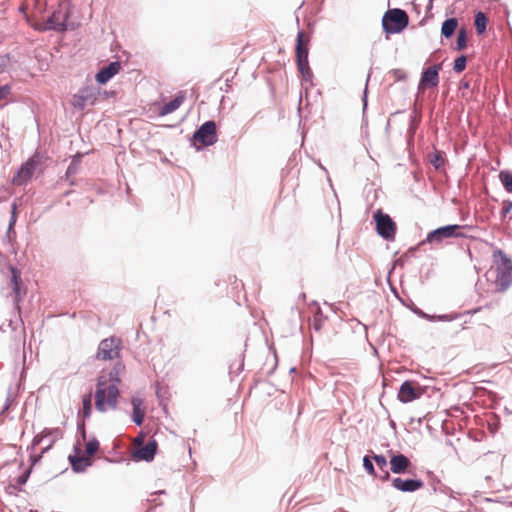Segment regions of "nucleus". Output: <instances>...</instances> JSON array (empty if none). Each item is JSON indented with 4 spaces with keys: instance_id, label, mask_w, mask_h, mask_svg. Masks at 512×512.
I'll return each mask as SVG.
<instances>
[{
    "instance_id": "4c0bfd02",
    "label": "nucleus",
    "mask_w": 512,
    "mask_h": 512,
    "mask_svg": "<svg viewBox=\"0 0 512 512\" xmlns=\"http://www.w3.org/2000/svg\"><path fill=\"white\" fill-rule=\"evenodd\" d=\"M100 448V442L99 440L96 438V436H91L89 441L87 442L86 444V449H85V452H86V455L87 456H92L94 455V453Z\"/></svg>"
},
{
    "instance_id": "dca6fc26",
    "label": "nucleus",
    "mask_w": 512,
    "mask_h": 512,
    "mask_svg": "<svg viewBox=\"0 0 512 512\" xmlns=\"http://www.w3.org/2000/svg\"><path fill=\"white\" fill-rule=\"evenodd\" d=\"M390 460V471L394 474L401 475L409 473L411 462L408 457L400 452L388 451Z\"/></svg>"
},
{
    "instance_id": "69168bd1",
    "label": "nucleus",
    "mask_w": 512,
    "mask_h": 512,
    "mask_svg": "<svg viewBox=\"0 0 512 512\" xmlns=\"http://www.w3.org/2000/svg\"><path fill=\"white\" fill-rule=\"evenodd\" d=\"M480 309H481L480 307H479V308H476V309H474V310L472 311V313L474 314V313H476V312L480 311Z\"/></svg>"
},
{
    "instance_id": "c756f323",
    "label": "nucleus",
    "mask_w": 512,
    "mask_h": 512,
    "mask_svg": "<svg viewBox=\"0 0 512 512\" xmlns=\"http://www.w3.org/2000/svg\"><path fill=\"white\" fill-rule=\"evenodd\" d=\"M499 180L502 183L504 189L508 193H512V171L511 170H501L499 172Z\"/></svg>"
},
{
    "instance_id": "bf43d9fd",
    "label": "nucleus",
    "mask_w": 512,
    "mask_h": 512,
    "mask_svg": "<svg viewBox=\"0 0 512 512\" xmlns=\"http://www.w3.org/2000/svg\"><path fill=\"white\" fill-rule=\"evenodd\" d=\"M73 193V190H67L65 193H64V196H69Z\"/></svg>"
},
{
    "instance_id": "8fccbe9b",
    "label": "nucleus",
    "mask_w": 512,
    "mask_h": 512,
    "mask_svg": "<svg viewBox=\"0 0 512 512\" xmlns=\"http://www.w3.org/2000/svg\"><path fill=\"white\" fill-rule=\"evenodd\" d=\"M6 327H9L11 328L12 331H15L16 330V325L14 324V321L12 319H9L7 324L3 323L0 325V331L1 332H6Z\"/></svg>"
},
{
    "instance_id": "4be33fe9",
    "label": "nucleus",
    "mask_w": 512,
    "mask_h": 512,
    "mask_svg": "<svg viewBox=\"0 0 512 512\" xmlns=\"http://www.w3.org/2000/svg\"><path fill=\"white\" fill-rule=\"evenodd\" d=\"M372 454V459L374 460L375 465L380 470V474L377 476L381 481H388L391 479L390 472L387 469L388 461L385 455L376 454L373 451H370Z\"/></svg>"
},
{
    "instance_id": "6e6552de",
    "label": "nucleus",
    "mask_w": 512,
    "mask_h": 512,
    "mask_svg": "<svg viewBox=\"0 0 512 512\" xmlns=\"http://www.w3.org/2000/svg\"><path fill=\"white\" fill-rule=\"evenodd\" d=\"M8 270L10 272V281L9 285L12 289V300H13V312L17 313L19 316L21 314V306L20 303L24 299L26 295V287L23 283L21 277V271L14 265H8ZM21 324L23 325V321L19 317Z\"/></svg>"
},
{
    "instance_id": "a878e982",
    "label": "nucleus",
    "mask_w": 512,
    "mask_h": 512,
    "mask_svg": "<svg viewBox=\"0 0 512 512\" xmlns=\"http://www.w3.org/2000/svg\"><path fill=\"white\" fill-rule=\"evenodd\" d=\"M489 22L488 16L481 10H477L474 14V27L478 36H483L487 32Z\"/></svg>"
},
{
    "instance_id": "393cba45",
    "label": "nucleus",
    "mask_w": 512,
    "mask_h": 512,
    "mask_svg": "<svg viewBox=\"0 0 512 512\" xmlns=\"http://www.w3.org/2000/svg\"><path fill=\"white\" fill-rule=\"evenodd\" d=\"M92 389L82 396V407L78 411V419H88L92 414Z\"/></svg>"
},
{
    "instance_id": "5701e85b",
    "label": "nucleus",
    "mask_w": 512,
    "mask_h": 512,
    "mask_svg": "<svg viewBox=\"0 0 512 512\" xmlns=\"http://www.w3.org/2000/svg\"><path fill=\"white\" fill-rule=\"evenodd\" d=\"M90 151L86 152H76L74 155H72L70 164L68 165L66 172H65V178L70 179L72 176L76 175L79 172L80 164L84 158V156L88 155Z\"/></svg>"
},
{
    "instance_id": "09e8293b",
    "label": "nucleus",
    "mask_w": 512,
    "mask_h": 512,
    "mask_svg": "<svg viewBox=\"0 0 512 512\" xmlns=\"http://www.w3.org/2000/svg\"><path fill=\"white\" fill-rule=\"evenodd\" d=\"M440 162H441V156L438 152L434 153L432 155V157L430 158V163L436 168L438 169L440 167Z\"/></svg>"
},
{
    "instance_id": "72a5a7b5",
    "label": "nucleus",
    "mask_w": 512,
    "mask_h": 512,
    "mask_svg": "<svg viewBox=\"0 0 512 512\" xmlns=\"http://www.w3.org/2000/svg\"><path fill=\"white\" fill-rule=\"evenodd\" d=\"M31 475V468H26L18 477L15 478L16 485L13 488L17 491H23V486L27 483Z\"/></svg>"
},
{
    "instance_id": "e433bc0d",
    "label": "nucleus",
    "mask_w": 512,
    "mask_h": 512,
    "mask_svg": "<svg viewBox=\"0 0 512 512\" xmlns=\"http://www.w3.org/2000/svg\"><path fill=\"white\" fill-rule=\"evenodd\" d=\"M502 210L500 212V220L504 222L509 215V219L512 220V201L509 199H505L502 202Z\"/></svg>"
},
{
    "instance_id": "2f4dec72",
    "label": "nucleus",
    "mask_w": 512,
    "mask_h": 512,
    "mask_svg": "<svg viewBox=\"0 0 512 512\" xmlns=\"http://www.w3.org/2000/svg\"><path fill=\"white\" fill-rule=\"evenodd\" d=\"M468 58L465 54L458 55L452 65V69L455 73L460 74L462 73L467 66Z\"/></svg>"
},
{
    "instance_id": "49530a36",
    "label": "nucleus",
    "mask_w": 512,
    "mask_h": 512,
    "mask_svg": "<svg viewBox=\"0 0 512 512\" xmlns=\"http://www.w3.org/2000/svg\"><path fill=\"white\" fill-rule=\"evenodd\" d=\"M11 59V54L6 53L4 55H0V71H4Z\"/></svg>"
},
{
    "instance_id": "680f3d73",
    "label": "nucleus",
    "mask_w": 512,
    "mask_h": 512,
    "mask_svg": "<svg viewBox=\"0 0 512 512\" xmlns=\"http://www.w3.org/2000/svg\"><path fill=\"white\" fill-rule=\"evenodd\" d=\"M76 184V181L74 179L69 180V185L74 186Z\"/></svg>"
},
{
    "instance_id": "3c124183",
    "label": "nucleus",
    "mask_w": 512,
    "mask_h": 512,
    "mask_svg": "<svg viewBox=\"0 0 512 512\" xmlns=\"http://www.w3.org/2000/svg\"><path fill=\"white\" fill-rule=\"evenodd\" d=\"M438 492L449 495L450 497H453V495H452L453 490L444 484L440 483Z\"/></svg>"
},
{
    "instance_id": "20e7f679",
    "label": "nucleus",
    "mask_w": 512,
    "mask_h": 512,
    "mask_svg": "<svg viewBox=\"0 0 512 512\" xmlns=\"http://www.w3.org/2000/svg\"><path fill=\"white\" fill-rule=\"evenodd\" d=\"M71 15L70 3L60 2L58 9L54 10L47 18L45 26L39 29L41 31L51 30L59 33L74 30L76 28L75 24L69 22Z\"/></svg>"
},
{
    "instance_id": "13d9d810",
    "label": "nucleus",
    "mask_w": 512,
    "mask_h": 512,
    "mask_svg": "<svg viewBox=\"0 0 512 512\" xmlns=\"http://www.w3.org/2000/svg\"><path fill=\"white\" fill-rule=\"evenodd\" d=\"M389 425L391 428L396 429V423L394 420H390Z\"/></svg>"
},
{
    "instance_id": "2eb2a0df",
    "label": "nucleus",
    "mask_w": 512,
    "mask_h": 512,
    "mask_svg": "<svg viewBox=\"0 0 512 512\" xmlns=\"http://www.w3.org/2000/svg\"><path fill=\"white\" fill-rule=\"evenodd\" d=\"M390 480L394 489L404 493H413L424 487V481L420 478L395 477Z\"/></svg>"
},
{
    "instance_id": "f704fd0d",
    "label": "nucleus",
    "mask_w": 512,
    "mask_h": 512,
    "mask_svg": "<svg viewBox=\"0 0 512 512\" xmlns=\"http://www.w3.org/2000/svg\"><path fill=\"white\" fill-rule=\"evenodd\" d=\"M94 94L96 96V103L116 96L114 90H103L99 86L94 85Z\"/></svg>"
},
{
    "instance_id": "f257e3e1",
    "label": "nucleus",
    "mask_w": 512,
    "mask_h": 512,
    "mask_svg": "<svg viewBox=\"0 0 512 512\" xmlns=\"http://www.w3.org/2000/svg\"><path fill=\"white\" fill-rule=\"evenodd\" d=\"M119 395V388L114 385H107L106 375L102 371L96 380L95 408L102 413L107 411V407L116 409Z\"/></svg>"
},
{
    "instance_id": "9d476101",
    "label": "nucleus",
    "mask_w": 512,
    "mask_h": 512,
    "mask_svg": "<svg viewBox=\"0 0 512 512\" xmlns=\"http://www.w3.org/2000/svg\"><path fill=\"white\" fill-rule=\"evenodd\" d=\"M375 230L377 234L386 241H394L397 233V224L393 218L381 208L373 213Z\"/></svg>"
},
{
    "instance_id": "0eeeda50",
    "label": "nucleus",
    "mask_w": 512,
    "mask_h": 512,
    "mask_svg": "<svg viewBox=\"0 0 512 512\" xmlns=\"http://www.w3.org/2000/svg\"><path fill=\"white\" fill-rule=\"evenodd\" d=\"M304 32L299 30L296 35L295 43V62L297 70L301 76L302 82L313 85V72L309 65V48L303 43Z\"/></svg>"
},
{
    "instance_id": "c85d7f7f",
    "label": "nucleus",
    "mask_w": 512,
    "mask_h": 512,
    "mask_svg": "<svg viewBox=\"0 0 512 512\" xmlns=\"http://www.w3.org/2000/svg\"><path fill=\"white\" fill-rule=\"evenodd\" d=\"M467 37H468V31L466 28H461L457 32L456 41L453 46V49L456 51H463L467 48Z\"/></svg>"
},
{
    "instance_id": "423d86ee",
    "label": "nucleus",
    "mask_w": 512,
    "mask_h": 512,
    "mask_svg": "<svg viewBox=\"0 0 512 512\" xmlns=\"http://www.w3.org/2000/svg\"><path fill=\"white\" fill-rule=\"evenodd\" d=\"M463 228L464 226L459 224H447L437 227L436 229L428 232L425 239L417 246L410 248V250L416 251L424 244H441L449 238H466V234L461 231Z\"/></svg>"
},
{
    "instance_id": "473e14b6",
    "label": "nucleus",
    "mask_w": 512,
    "mask_h": 512,
    "mask_svg": "<svg viewBox=\"0 0 512 512\" xmlns=\"http://www.w3.org/2000/svg\"><path fill=\"white\" fill-rule=\"evenodd\" d=\"M363 462V468L366 471V473L370 476L377 477V471L375 469L374 460L372 459V455L366 454L363 456L362 459Z\"/></svg>"
},
{
    "instance_id": "7ed1b4c3",
    "label": "nucleus",
    "mask_w": 512,
    "mask_h": 512,
    "mask_svg": "<svg viewBox=\"0 0 512 512\" xmlns=\"http://www.w3.org/2000/svg\"><path fill=\"white\" fill-rule=\"evenodd\" d=\"M188 139L190 145L196 151H203L205 148L214 145L218 141L216 122L214 120L203 122Z\"/></svg>"
},
{
    "instance_id": "f3484780",
    "label": "nucleus",
    "mask_w": 512,
    "mask_h": 512,
    "mask_svg": "<svg viewBox=\"0 0 512 512\" xmlns=\"http://www.w3.org/2000/svg\"><path fill=\"white\" fill-rule=\"evenodd\" d=\"M122 69V64L120 61H112L107 65L99 68L97 73L95 74V81L98 85H105L108 83L115 75H117Z\"/></svg>"
},
{
    "instance_id": "a19ab883",
    "label": "nucleus",
    "mask_w": 512,
    "mask_h": 512,
    "mask_svg": "<svg viewBox=\"0 0 512 512\" xmlns=\"http://www.w3.org/2000/svg\"><path fill=\"white\" fill-rule=\"evenodd\" d=\"M243 368H244V356H242L241 361L237 365L232 363L229 366V374L231 376H238L239 373L243 370Z\"/></svg>"
},
{
    "instance_id": "6e6d98bb",
    "label": "nucleus",
    "mask_w": 512,
    "mask_h": 512,
    "mask_svg": "<svg viewBox=\"0 0 512 512\" xmlns=\"http://www.w3.org/2000/svg\"><path fill=\"white\" fill-rule=\"evenodd\" d=\"M277 363H278V358H277V355L275 354V363H274V366L272 367V369L268 371V373H267L268 375H271L275 371V369L277 367Z\"/></svg>"
},
{
    "instance_id": "338daca9",
    "label": "nucleus",
    "mask_w": 512,
    "mask_h": 512,
    "mask_svg": "<svg viewBox=\"0 0 512 512\" xmlns=\"http://www.w3.org/2000/svg\"><path fill=\"white\" fill-rule=\"evenodd\" d=\"M301 298H302L303 300H305V299H306V294H305V293H302V294H301Z\"/></svg>"
},
{
    "instance_id": "cd10ccee",
    "label": "nucleus",
    "mask_w": 512,
    "mask_h": 512,
    "mask_svg": "<svg viewBox=\"0 0 512 512\" xmlns=\"http://www.w3.org/2000/svg\"><path fill=\"white\" fill-rule=\"evenodd\" d=\"M16 222H17V205L15 203H12L10 220H9L8 228H7L6 234L3 238V241H7L8 243L12 242V240H13L12 234H14V235L16 234L15 229H14Z\"/></svg>"
},
{
    "instance_id": "b1692460",
    "label": "nucleus",
    "mask_w": 512,
    "mask_h": 512,
    "mask_svg": "<svg viewBox=\"0 0 512 512\" xmlns=\"http://www.w3.org/2000/svg\"><path fill=\"white\" fill-rule=\"evenodd\" d=\"M125 371V365L122 361H116L108 375L106 376L107 383L110 382L109 385H114L118 387V384L121 383V374Z\"/></svg>"
},
{
    "instance_id": "ea45409f",
    "label": "nucleus",
    "mask_w": 512,
    "mask_h": 512,
    "mask_svg": "<svg viewBox=\"0 0 512 512\" xmlns=\"http://www.w3.org/2000/svg\"><path fill=\"white\" fill-rule=\"evenodd\" d=\"M77 437L82 441L87 439L86 424L84 419H78L77 421Z\"/></svg>"
},
{
    "instance_id": "052dcab7",
    "label": "nucleus",
    "mask_w": 512,
    "mask_h": 512,
    "mask_svg": "<svg viewBox=\"0 0 512 512\" xmlns=\"http://www.w3.org/2000/svg\"><path fill=\"white\" fill-rule=\"evenodd\" d=\"M432 7H433V2H429V1H428V5H427V7H426V8H427V10L432 9Z\"/></svg>"
},
{
    "instance_id": "4468645a",
    "label": "nucleus",
    "mask_w": 512,
    "mask_h": 512,
    "mask_svg": "<svg viewBox=\"0 0 512 512\" xmlns=\"http://www.w3.org/2000/svg\"><path fill=\"white\" fill-rule=\"evenodd\" d=\"M72 105L78 110H84L87 105H96L94 85H86L73 95Z\"/></svg>"
},
{
    "instance_id": "c9c22d12",
    "label": "nucleus",
    "mask_w": 512,
    "mask_h": 512,
    "mask_svg": "<svg viewBox=\"0 0 512 512\" xmlns=\"http://www.w3.org/2000/svg\"><path fill=\"white\" fill-rule=\"evenodd\" d=\"M404 306H406L412 313L417 315L419 318L425 319L428 321V318H430V314L424 312L422 309L417 307L415 303L412 300H409V302L405 303L402 302Z\"/></svg>"
},
{
    "instance_id": "f03ea898",
    "label": "nucleus",
    "mask_w": 512,
    "mask_h": 512,
    "mask_svg": "<svg viewBox=\"0 0 512 512\" xmlns=\"http://www.w3.org/2000/svg\"><path fill=\"white\" fill-rule=\"evenodd\" d=\"M496 278L494 281L497 292H505L512 285V258L502 249L493 251Z\"/></svg>"
},
{
    "instance_id": "ddd939ff",
    "label": "nucleus",
    "mask_w": 512,
    "mask_h": 512,
    "mask_svg": "<svg viewBox=\"0 0 512 512\" xmlns=\"http://www.w3.org/2000/svg\"><path fill=\"white\" fill-rule=\"evenodd\" d=\"M442 70V63H435L429 67L423 68L418 89L435 88L439 85V72Z\"/></svg>"
},
{
    "instance_id": "79ce46f5",
    "label": "nucleus",
    "mask_w": 512,
    "mask_h": 512,
    "mask_svg": "<svg viewBox=\"0 0 512 512\" xmlns=\"http://www.w3.org/2000/svg\"><path fill=\"white\" fill-rule=\"evenodd\" d=\"M395 78V81H404L407 79V73L400 68H394L389 72Z\"/></svg>"
},
{
    "instance_id": "f8f14e48",
    "label": "nucleus",
    "mask_w": 512,
    "mask_h": 512,
    "mask_svg": "<svg viewBox=\"0 0 512 512\" xmlns=\"http://www.w3.org/2000/svg\"><path fill=\"white\" fill-rule=\"evenodd\" d=\"M423 393V388L417 381L405 380L398 389L397 398L401 403L407 404L419 399Z\"/></svg>"
},
{
    "instance_id": "aec40b11",
    "label": "nucleus",
    "mask_w": 512,
    "mask_h": 512,
    "mask_svg": "<svg viewBox=\"0 0 512 512\" xmlns=\"http://www.w3.org/2000/svg\"><path fill=\"white\" fill-rule=\"evenodd\" d=\"M132 414L131 420L136 426H142L145 418V407L143 406V400L138 396H132L131 398Z\"/></svg>"
},
{
    "instance_id": "4d7b16f0",
    "label": "nucleus",
    "mask_w": 512,
    "mask_h": 512,
    "mask_svg": "<svg viewBox=\"0 0 512 512\" xmlns=\"http://www.w3.org/2000/svg\"><path fill=\"white\" fill-rule=\"evenodd\" d=\"M53 443H54V440H52V441H51V442H50L46 447H44V448L42 449V451H41V452H43V454H44L45 452H47V451L51 448V446L53 445Z\"/></svg>"
},
{
    "instance_id": "bb28decb",
    "label": "nucleus",
    "mask_w": 512,
    "mask_h": 512,
    "mask_svg": "<svg viewBox=\"0 0 512 512\" xmlns=\"http://www.w3.org/2000/svg\"><path fill=\"white\" fill-rule=\"evenodd\" d=\"M458 27V19L455 17L446 18L441 24V36L450 39L455 34Z\"/></svg>"
},
{
    "instance_id": "412c9836",
    "label": "nucleus",
    "mask_w": 512,
    "mask_h": 512,
    "mask_svg": "<svg viewBox=\"0 0 512 512\" xmlns=\"http://www.w3.org/2000/svg\"><path fill=\"white\" fill-rule=\"evenodd\" d=\"M185 100V92L179 91L173 99L163 104L158 112L159 116H166L175 112L184 102Z\"/></svg>"
},
{
    "instance_id": "58836bf2",
    "label": "nucleus",
    "mask_w": 512,
    "mask_h": 512,
    "mask_svg": "<svg viewBox=\"0 0 512 512\" xmlns=\"http://www.w3.org/2000/svg\"><path fill=\"white\" fill-rule=\"evenodd\" d=\"M326 320V316H324L320 307L314 314L313 328L315 331H320L322 329L323 323Z\"/></svg>"
},
{
    "instance_id": "864d4df0",
    "label": "nucleus",
    "mask_w": 512,
    "mask_h": 512,
    "mask_svg": "<svg viewBox=\"0 0 512 512\" xmlns=\"http://www.w3.org/2000/svg\"><path fill=\"white\" fill-rule=\"evenodd\" d=\"M11 403H12V393H11V390H9L6 402H5L4 407H3V412H5L6 410L9 409V406L11 405Z\"/></svg>"
},
{
    "instance_id": "39448f33",
    "label": "nucleus",
    "mask_w": 512,
    "mask_h": 512,
    "mask_svg": "<svg viewBox=\"0 0 512 512\" xmlns=\"http://www.w3.org/2000/svg\"><path fill=\"white\" fill-rule=\"evenodd\" d=\"M408 25V13L401 8L388 9L382 16V29L387 40L390 38V35L403 32Z\"/></svg>"
},
{
    "instance_id": "774afa93",
    "label": "nucleus",
    "mask_w": 512,
    "mask_h": 512,
    "mask_svg": "<svg viewBox=\"0 0 512 512\" xmlns=\"http://www.w3.org/2000/svg\"><path fill=\"white\" fill-rule=\"evenodd\" d=\"M157 493H159V494H165L166 492H165V490H160V491H158Z\"/></svg>"
},
{
    "instance_id": "5fc2aeb1",
    "label": "nucleus",
    "mask_w": 512,
    "mask_h": 512,
    "mask_svg": "<svg viewBox=\"0 0 512 512\" xmlns=\"http://www.w3.org/2000/svg\"><path fill=\"white\" fill-rule=\"evenodd\" d=\"M41 441H42V439L38 435L34 436L32 443H31V448L34 449L37 445H39L41 443Z\"/></svg>"
},
{
    "instance_id": "603ef678",
    "label": "nucleus",
    "mask_w": 512,
    "mask_h": 512,
    "mask_svg": "<svg viewBox=\"0 0 512 512\" xmlns=\"http://www.w3.org/2000/svg\"><path fill=\"white\" fill-rule=\"evenodd\" d=\"M439 485H440V480L437 479V478H433V481H432V483L430 485L431 486V491L433 493H437L438 490H439Z\"/></svg>"
},
{
    "instance_id": "37998d69",
    "label": "nucleus",
    "mask_w": 512,
    "mask_h": 512,
    "mask_svg": "<svg viewBox=\"0 0 512 512\" xmlns=\"http://www.w3.org/2000/svg\"><path fill=\"white\" fill-rule=\"evenodd\" d=\"M369 80H370V74L367 77L366 85H368ZM362 104H363V116H365L367 108H368V87L367 86H365V88L363 90Z\"/></svg>"
},
{
    "instance_id": "e2e57ef3",
    "label": "nucleus",
    "mask_w": 512,
    "mask_h": 512,
    "mask_svg": "<svg viewBox=\"0 0 512 512\" xmlns=\"http://www.w3.org/2000/svg\"><path fill=\"white\" fill-rule=\"evenodd\" d=\"M311 305H314V306H316L317 308L319 307L318 302H317V301H315V300H313V301L311 302Z\"/></svg>"
},
{
    "instance_id": "de8ad7c7",
    "label": "nucleus",
    "mask_w": 512,
    "mask_h": 512,
    "mask_svg": "<svg viewBox=\"0 0 512 512\" xmlns=\"http://www.w3.org/2000/svg\"><path fill=\"white\" fill-rule=\"evenodd\" d=\"M470 88V81L467 80L465 77L459 82V91L461 92L462 97L465 96L463 90H467Z\"/></svg>"
},
{
    "instance_id": "a211bd4d",
    "label": "nucleus",
    "mask_w": 512,
    "mask_h": 512,
    "mask_svg": "<svg viewBox=\"0 0 512 512\" xmlns=\"http://www.w3.org/2000/svg\"><path fill=\"white\" fill-rule=\"evenodd\" d=\"M158 451V442L151 438L146 445L137 449L133 454L135 461L152 462Z\"/></svg>"
},
{
    "instance_id": "1a4fd4ad",
    "label": "nucleus",
    "mask_w": 512,
    "mask_h": 512,
    "mask_svg": "<svg viewBox=\"0 0 512 512\" xmlns=\"http://www.w3.org/2000/svg\"><path fill=\"white\" fill-rule=\"evenodd\" d=\"M44 156L36 151L31 157L23 162L14 174L11 183L22 186L32 179L36 168L42 164Z\"/></svg>"
},
{
    "instance_id": "7c9ffc66",
    "label": "nucleus",
    "mask_w": 512,
    "mask_h": 512,
    "mask_svg": "<svg viewBox=\"0 0 512 512\" xmlns=\"http://www.w3.org/2000/svg\"><path fill=\"white\" fill-rule=\"evenodd\" d=\"M460 317V314L456 312L452 313H446V314H430V318H428V321L430 322H451Z\"/></svg>"
},
{
    "instance_id": "9b49d317",
    "label": "nucleus",
    "mask_w": 512,
    "mask_h": 512,
    "mask_svg": "<svg viewBox=\"0 0 512 512\" xmlns=\"http://www.w3.org/2000/svg\"><path fill=\"white\" fill-rule=\"evenodd\" d=\"M121 349V339L116 336H110L100 341L96 358L102 360H112L118 358Z\"/></svg>"
},
{
    "instance_id": "6ab92c4d",
    "label": "nucleus",
    "mask_w": 512,
    "mask_h": 512,
    "mask_svg": "<svg viewBox=\"0 0 512 512\" xmlns=\"http://www.w3.org/2000/svg\"><path fill=\"white\" fill-rule=\"evenodd\" d=\"M77 445L74 446V453L68 456V461L70 463L71 469L74 473L80 474L84 473L88 467L92 465L91 460H89L88 456H79L77 455Z\"/></svg>"
},
{
    "instance_id": "a18cd8bd",
    "label": "nucleus",
    "mask_w": 512,
    "mask_h": 512,
    "mask_svg": "<svg viewBox=\"0 0 512 512\" xmlns=\"http://www.w3.org/2000/svg\"><path fill=\"white\" fill-rule=\"evenodd\" d=\"M43 456V452H41L40 454L36 455V454H30L29 456V462H30V465L28 468H31V472L33 471V467L38 463L40 462L41 458Z\"/></svg>"
},
{
    "instance_id": "0e129e2a",
    "label": "nucleus",
    "mask_w": 512,
    "mask_h": 512,
    "mask_svg": "<svg viewBox=\"0 0 512 512\" xmlns=\"http://www.w3.org/2000/svg\"><path fill=\"white\" fill-rule=\"evenodd\" d=\"M290 373H295L296 372V367H291L290 370H289Z\"/></svg>"
},
{
    "instance_id": "c03bdc74",
    "label": "nucleus",
    "mask_w": 512,
    "mask_h": 512,
    "mask_svg": "<svg viewBox=\"0 0 512 512\" xmlns=\"http://www.w3.org/2000/svg\"><path fill=\"white\" fill-rule=\"evenodd\" d=\"M12 86L10 84L0 85V100L5 99L11 93Z\"/></svg>"
}]
</instances>
